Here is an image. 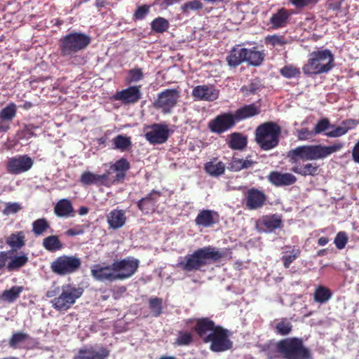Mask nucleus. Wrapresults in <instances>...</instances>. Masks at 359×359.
<instances>
[{
    "instance_id": "obj_1",
    "label": "nucleus",
    "mask_w": 359,
    "mask_h": 359,
    "mask_svg": "<svg viewBox=\"0 0 359 359\" xmlns=\"http://www.w3.org/2000/svg\"><path fill=\"white\" fill-rule=\"evenodd\" d=\"M224 254L215 247L208 245L187 255L182 260L177 264V266L187 272L204 271L207 265L219 261Z\"/></svg>"
},
{
    "instance_id": "obj_2",
    "label": "nucleus",
    "mask_w": 359,
    "mask_h": 359,
    "mask_svg": "<svg viewBox=\"0 0 359 359\" xmlns=\"http://www.w3.org/2000/svg\"><path fill=\"white\" fill-rule=\"evenodd\" d=\"M343 147L344 144L340 142L330 146L323 144L303 145L290 150L288 153V157L294 161H297L298 159L304 161L324 159L339 151Z\"/></svg>"
},
{
    "instance_id": "obj_3",
    "label": "nucleus",
    "mask_w": 359,
    "mask_h": 359,
    "mask_svg": "<svg viewBox=\"0 0 359 359\" xmlns=\"http://www.w3.org/2000/svg\"><path fill=\"white\" fill-rule=\"evenodd\" d=\"M334 55L328 49L313 51L303 67L305 74H320L329 72L334 67Z\"/></svg>"
},
{
    "instance_id": "obj_4",
    "label": "nucleus",
    "mask_w": 359,
    "mask_h": 359,
    "mask_svg": "<svg viewBox=\"0 0 359 359\" xmlns=\"http://www.w3.org/2000/svg\"><path fill=\"white\" fill-rule=\"evenodd\" d=\"M264 58V54L257 47L247 48L240 45L234 46L228 53L226 60L231 68H235L244 62L252 66H259Z\"/></svg>"
},
{
    "instance_id": "obj_5",
    "label": "nucleus",
    "mask_w": 359,
    "mask_h": 359,
    "mask_svg": "<svg viewBox=\"0 0 359 359\" xmlns=\"http://www.w3.org/2000/svg\"><path fill=\"white\" fill-rule=\"evenodd\" d=\"M280 134V126L275 122L268 121L256 128L255 140L262 150L269 151L278 146Z\"/></svg>"
},
{
    "instance_id": "obj_6",
    "label": "nucleus",
    "mask_w": 359,
    "mask_h": 359,
    "mask_svg": "<svg viewBox=\"0 0 359 359\" xmlns=\"http://www.w3.org/2000/svg\"><path fill=\"white\" fill-rule=\"evenodd\" d=\"M276 351L284 359H311L310 351L301 339L293 337L280 340Z\"/></svg>"
},
{
    "instance_id": "obj_7",
    "label": "nucleus",
    "mask_w": 359,
    "mask_h": 359,
    "mask_svg": "<svg viewBox=\"0 0 359 359\" xmlns=\"http://www.w3.org/2000/svg\"><path fill=\"white\" fill-rule=\"evenodd\" d=\"M89 35L81 32H72L60 40L61 55L72 57L76 53L84 50L90 43Z\"/></svg>"
},
{
    "instance_id": "obj_8",
    "label": "nucleus",
    "mask_w": 359,
    "mask_h": 359,
    "mask_svg": "<svg viewBox=\"0 0 359 359\" xmlns=\"http://www.w3.org/2000/svg\"><path fill=\"white\" fill-rule=\"evenodd\" d=\"M83 289L74 284H65L60 287V292L57 297L50 301L52 306L58 311L68 310L76 301L81 297Z\"/></svg>"
},
{
    "instance_id": "obj_9",
    "label": "nucleus",
    "mask_w": 359,
    "mask_h": 359,
    "mask_svg": "<svg viewBox=\"0 0 359 359\" xmlns=\"http://www.w3.org/2000/svg\"><path fill=\"white\" fill-rule=\"evenodd\" d=\"M231 332L219 325L215 332L212 333L206 344H210V349L215 353H221L229 351L233 347V341L231 340Z\"/></svg>"
},
{
    "instance_id": "obj_10",
    "label": "nucleus",
    "mask_w": 359,
    "mask_h": 359,
    "mask_svg": "<svg viewBox=\"0 0 359 359\" xmlns=\"http://www.w3.org/2000/svg\"><path fill=\"white\" fill-rule=\"evenodd\" d=\"M81 261L75 256L62 255L55 259L50 265L53 272L64 276L74 273L81 266Z\"/></svg>"
},
{
    "instance_id": "obj_11",
    "label": "nucleus",
    "mask_w": 359,
    "mask_h": 359,
    "mask_svg": "<svg viewBox=\"0 0 359 359\" xmlns=\"http://www.w3.org/2000/svg\"><path fill=\"white\" fill-rule=\"evenodd\" d=\"M33 165L34 161L30 156L19 154L8 159L6 170L11 175H17L29 171Z\"/></svg>"
},
{
    "instance_id": "obj_12",
    "label": "nucleus",
    "mask_w": 359,
    "mask_h": 359,
    "mask_svg": "<svg viewBox=\"0 0 359 359\" xmlns=\"http://www.w3.org/2000/svg\"><path fill=\"white\" fill-rule=\"evenodd\" d=\"M113 262L118 280L130 278L136 272L140 264L139 260L133 257L114 260Z\"/></svg>"
},
{
    "instance_id": "obj_13",
    "label": "nucleus",
    "mask_w": 359,
    "mask_h": 359,
    "mask_svg": "<svg viewBox=\"0 0 359 359\" xmlns=\"http://www.w3.org/2000/svg\"><path fill=\"white\" fill-rule=\"evenodd\" d=\"M236 123L233 114L222 113L210 121L208 128L214 133L222 134L232 128Z\"/></svg>"
},
{
    "instance_id": "obj_14",
    "label": "nucleus",
    "mask_w": 359,
    "mask_h": 359,
    "mask_svg": "<svg viewBox=\"0 0 359 359\" xmlns=\"http://www.w3.org/2000/svg\"><path fill=\"white\" fill-rule=\"evenodd\" d=\"M180 97L176 89H166L158 95L154 102L155 107L161 109L163 113H169L175 107Z\"/></svg>"
},
{
    "instance_id": "obj_15",
    "label": "nucleus",
    "mask_w": 359,
    "mask_h": 359,
    "mask_svg": "<svg viewBox=\"0 0 359 359\" xmlns=\"http://www.w3.org/2000/svg\"><path fill=\"white\" fill-rule=\"evenodd\" d=\"M92 277L100 282L112 283L118 280L114 262L111 264H97L90 268Z\"/></svg>"
},
{
    "instance_id": "obj_16",
    "label": "nucleus",
    "mask_w": 359,
    "mask_h": 359,
    "mask_svg": "<svg viewBox=\"0 0 359 359\" xmlns=\"http://www.w3.org/2000/svg\"><path fill=\"white\" fill-rule=\"evenodd\" d=\"M146 140L152 144L165 142L169 137V128L165 124L155 123L147 128L145 133Z\"/></svg>"
},
{
    "instance_id": "obj_17",
    "label": "nucleus",
    "mask_w": 359,
    "mask_h": 359,
    "mask_svg": "<svg viewBox=\"0 0 359 359\" xmlns=\"http://www.w3.org/2000/svg\"><path fill=\"white\" fill-rule=\"evenodd\" d=\"M219 91L212 85H198L192 90V96L195 100L212 102L219 97Z\"/></svg>"
},
{
    "instance_id": "obj_18",
    "label": "nucleus",
    "mask_w": 359,
    "mask_h": 359,
    "mask_svg": "<svg viewBox=\"0 0 359 359\" xmlns=\"http://www.w3.org/2000/svg\"><path fill=\"white\" fill-rule=\"evenodd\" d=\"M18 107L9 102L0 110V133H6L11 128V123L17 114Z\"/></svg>"
},
{
    "instance_id": "obj_19",
    "label": "nucleus",
    "mask_w": 359,
    "mask_h": 359,
    "mask_svg": "<svg viewBox=\"0 0 359 359\" xmlns=\"http://www.w3.org/2000/svg\"><path fill=\"white\" fill-rule=\"evenodd\" d=\"M218 326L210 318H201L196 320L194 330L203 341L206 343Z\"/></svg>"
},
{
    "instance_id": "obj_20",
    "label": "nucleus",
    "mask_w": 359,
    "mask_h": 359,
    "mask_svg": "<svg viewBox=\"0 0 359 359\" xmlns=\"http://www.w3.org/2000/svg\"><path fill=\"white\" fill-rule=\"evenodd\" d=\"M142 97L140 86H133L114 95L116 100L121 101L124 104H134L137 102Z\"/></svg>"
},
{
    "instance_id": "obj_21",
    "label": "nucleus",
    "mask_w": 359,
    "mask_h": 359,
    "mask_svg": "<svg viewBox=\"0 0 359 359\" xmlns=\"http://www.w3.org/2000/svg\"><path fill=\"white\" fill-rule=\"evenodd\" d=\"M109 355V351L107 348L90 346L79 349L73 359H107Z\"/></svg>"
},
{
    "instance_id": "obj_22",
    "label": "nucleus",
    "mask_w": 359,
    "mask_h": 359,
    "mask_svg": "<svg viewBox=\"0 0 359 359\" xmlns=\"http://www.w3.org/2000/svg\"><path fill=\"white\" fill-rule=\"evenodd\" d=\"M161 196V192L154 189L137 202V207L145 214L153 212L158 207V202Z\"/></svg>"
},
{
    "instance_id": "obj_23",
    "label": "nucleus",
    "mask_w": 359,
    "mask_h": 359,
    "mask_svg": "<svg viewBox=\"0 0 359 359\" xmlns=\"http://www.w3.org/2000/svg\"><path fill=\"white\" fill-rule=\"evenodd\" d=\"M266 200L265 194L255 188L250 189L245 194V205L249 210L262 208Z\"/></svg>"
},
{
    "instance_id": "obj_24",
    "label": "nucleus",
    "mask_w": 359,
    "mask_h": 359,
    "mask_svg": "<svg viewBox=\"0 0 359 359\" xmlns=\"http://www.w3.org/2000/svg\"><path fill=\"white\" fill-rule=\"evenodd\" d=\"M9 259L7 263V271L8 272L18 271L25 266L29 262L28 255L24 252H13L9 250Z\"/></svg>"
},
{
    "instance_id": "obj_25",
    "label": "nucleus",
    "mask_w": 359,
    "mask_h": 359,
    "mask_svg": "<svg viewBox=\"0 0 359 359\" xmlns=\"http://www.w3.org/2000/svg\"><path fill=\"white\" fill-rule=\"evenodd\" d=\"M268 180L276 187H284L294 184L297 177L291 173L273 171L268 175Z\"/></svg>"
},
{
    "instance_id": "obj_26",
    "label": "nucleus",
    "mask_w": 359,
    "mask_h": 359,
    "mask_svg": "<svg viewBox=\"0 0 359 359\" xmlns=\"http://www.w3.org/2000/svg\"><path fill=\"white\" fill-rule=\"evenodd\" d=\"M109 174L97 175L90 171L82 173L80 182L83 185L107 186L108 184Z\"/></svg>"
},
{
    "instance_id": "obj_27",
    "label": "nucleus",
    "mask_w": 359,
    "mask_h": 359,
    "mask_svg": "<svg viewBox=\"0 0 359 359\" xmlns=\"http://www.w3.org/2000/svg\"><path fill=\"white\" fill-rule=\"evenodd\" d=\"M107 221L112 229L121 228L126 222V212L123 210L114 209L107 216Z\"/></svg>"
},
{
    "instance_id": "obj_28",
    "label": "nucleus",
    "mask_w": 359,
    "mask_h": 359,
    "mask_svg": "<svg viewBox=\"0 0 359 359\" xmlns=\"http://www.w3.org/2000/svg\"><path fill=\"white\" fill-rule=\"evenodd\" d=\"M217 212L211 210H203L198 214L195 222L196 224L203 227H210L216 223L218 219Z\"/></svg>"
},
{
    "instance_id": "obj_29",
    "label": "nucleus",
    "mask_w": 359,
    "mask_h": 359,
    "mask_svg": "<svg viewBox=\"0 0 359 359\" xmlns=\"http://www.w3.org/2000/svg\"><path fill=\"white\" fill-rule=\"evenodd\" d=\"M282 217L280 215L274 214L265 215L259 220V225L264 227L265 232H272L281 226Z\"/></svg>"
},
{
    "instance_id": "obj_30",
    "label": "nucleus",
    "mask_w": 359,
    "mask_h": 359,
    "mask_svg": "<svg viewBox=\"0 0 359 359\" xmlns=\"http://www.w3.org/2000/svg\"><path fill=\"white\" fill-rule=\"evenodd\" d=\"M290 13L288 10L282 8L273 13L270 18V24L273 29L285 27L288 22Z\"/></svg>"
},
{
    "instance_id": "obj_31",
    "label": "nucleus",
    "mask_w": 359,
    "mask_h": 359,
    "mask_svg": "<svg viewBox=\"0 0 359 359\" xmlns=\"http://www.w3.org/2000/svg\"><path fill=\"white\" fill-rule=\"evenodd\" d=\"M260 113L259 107L255 104L245 105L238 109L233 116L237 122L249 118Z\"/></svg>"
},
{
    "instance_id": "obj_32",
    "label": "nucleus",
    "mask_w": 359,
    "mask_h": 359,
    "mask_svg": "<svg viewBox=\"0 0 359 359\" xmlns=\"http://www.w3.org/2000/svg\"><path fill=\"white\" fill-rule=\"evenodd\" d=\"M6 244L11 248L10 250L17 252L25 245V235L23 231L11 233L6 238Z\"/></svg>"
},
{
    "instance_id": "obj_33",
    "label": "nucleus",
    "mask_w": 359,
    "mask_h": 359,
    "mask_svg": "<svg viewBox=\"0 0 359 359\" xmlns=\"http://www.w3.org/2000/svg\"><path fill=\"white\" fill-rule=\"evenodd\" d=\"M55 213L60 217H69L74 216V208L69 199L63 198L60 200L54 208Z\"/></svg>"
},
{
    "instance_id": "obj_34",
    "label": "nucleus",
    "mask_w": 359,
    "mask_h": 359,
    "mask_svg": "<svg viewBox=\"0 0 359 359\" xmlns=\"http://www.w3.org/2000/svg\"><path fill=\"white\" fill-rule=\"evenodd\" d=\"M292 171L302 176H315L318 174L319 166L316 163H309L303 165H296L292 168Z\"/></svg>"
},
{
    "instance_id": "obj_35",
    "label": "nucleus",
    "mask_w": 359,
    "mask_h": 359,
    "mask_svg": "<svg viewBox=\"0 0 359 359\" xmlns=\"http://www.w3.org/2000/svg\"><path fill=\"white\" fill-rule=\"evenodd\" d=\"M114 149L121 152L128 151L130 149L132 142L130 137L123 135H118L112 140Z\"/></svg>"
},
{
    "instance_id": "obj_36",
    "label": "nucleus",
    "mask_w": 359,
    "mask_h": 359,
    "mask_svg": "<svg viewBox=\"0 0 359 359\" xmlns=\"http://www.w3.org/2000/svg\"><path fill=\"white\" fill-rule=\"evenodd\" d=\"M205 170L212 177H219L224 174L225 165L222 161H209L205 164Z\"/></svg>"
},
{
    "instance_id": "obj_37",
    "label": "nucleus",
    "mask_w": 359,
    "mask_h": 359,
    "mask_svg": "<svg viewBox=\"0 0 359 359\" xmlns=\"http://www.w3.org/2000/svg\"><path fill=\"white\" fill-rule=\"evenodd\" d=\"M23 290L24 287L22 286H13L9 290H6L3 292L1 299L4 302L13 303L20 297Z\"/></svg>"
},
{
    "instance_id": "obj_38",
    "label": "nucleus",
    "mask_w": 359,
    "mask_h": 359,
    "mask_svg": "<svg viewBox=\"0 0 359 359\" xmlns=\"http://www.w3.org/2000/svg\"><path fill=\"white\" fill-rule=\"evenodd\" d=\"M148 304L151 316L157 318L161 315L163 309V299L161 298L152 297L149 298Z\"/></svg>"
},
{
    "instance_id": "obj_39",
    "label": "nucleus",
    "mask_w": 359,
    "mask_h": 359,
    "mask_svg": "<svg viewBox=\"0 0 359 359\" xmlns=\"http://www.w3.org/2000/svg\"><path fill=\"white\" fill-rule=\"evenodd\" d=\"M247 145L246 137L238 133H233L230 136L229 147L233 149H243Z\"/></svg>"
},
{
    "instance_id": "obj_40",
    "label": "nucleus",
    "mask_w": 359,
    "mask_h": 359,
    "mask_svg": "<svg viewBox=\"0 0 359 359\" xmlns=\"http://www.w3.org/2000/svg\"><path fill=\"white\" fill-rule=\"evenodd\" d=\"M43 246L49 252H55L62 248V244L57 236H49L43 239Z\"/></svg>"
},
{
    "instance_id": "obj_41",
    "label": "nucleus",
    "mask_w": 359,
    "mask_h": 359,
    "mask_svg": "<svg viewBox=\"0 0 359 359\" xmlns=\"http://www.w3.org/2000/svg\"><path fill=\"white\" fill-rule=\"evenodd\" d=\"M32 231L36 236L45 233L49 228L50 224L45 218L37 219L32 222Z\"/></svg>"
},
{
    "instance_id": "obj_42",
    "label": "nucleus",
    "mask_w": 359,
    "mask_h": 359,
    "mask_svg": "<svg viewBox=\"0 0 359 359\" xmlns=\"http://www.w3.org/2000/svg\"><path fill=\"white\" fill-rule=\"evenodd\" d=\"M331 297V291L328 288L323 286L318 287L314 293L315 301L320 304L327 302Z\"/></svg>"
},
{
    "instance_id": "obj_43",
    "label": "nucleus",
    "mask_w": 359,
    "mask_h": 359,
    "mask_svg": "<svg viewBox=\"0 0 359 359\" xmlns=\"http://www.w3.org/2000/svg\"><path fill=\"white\" fill-rule=\"evenodd\" d=\"M280 74L286 79L299 77L301 74L300 69L292 65H285L280 69Z\"/></svg>"
},
{
    "instance_id": "obj_44",
    "label": "nucleus",
    "mask_w": 359,
    "mask_h": 359,
    "mask_svg": "<svg viewBox=\"0 0 359 359\" xmlns=\"http://www.w3.org/2000/svg\"><path fill=\"white\" fill-rule=\"evenodd\" d=\"M151 29L158 33H163L169 27L168 21L161 17L156 18L151 23Z\"/></svg>"
},
{
    "instance_id": "obj_45",
    "label": "nucleus",
    "mask_w": 359,
    "mask_h": 359,
    "mask_svg": "<svg viewBox=\"0 0 359 359\" xmlns=\"http://www.w3.org/2000/svg\"><path fill=\"white\" fill-rule=\"evenodd\" d=\"M144 77V74L142 69L135 67L128 71V75L126 77V82L127 83H136L141 81Z\"/></svg>"
},
{
    "instance_id": "obj_46",
    "label": "nucleus",
    "mask_w": 359,
    "mask_h": 359,
    "mask_svg": "<svg viewBox=\"0 0 359 359\" xmlns=\"http://www.w3.org/2000/svg\"><path fill=\"white\" fill-rule=\"evenodd\" d=\"M29 338V335L23 333V332H16L12 335V337L10 339L9 345L11 347L16 348L20 346V345L27 340Z\"/></svg>"
},
{
    "instance_id": "obj_47",
    "label": "nucleus",
    "mask_w": 359,
    "mask_h": 359,
    "mask_svg": "<svg viewBox=\"0 0 359 359\" xmlns=\"http://www.w3.org/2000/svg\"><path fill=\"white\" fill-rule=\"evenodd\" d=\"M347 133V128H344L341 126H336L334 125H330V130L325 133V135L328 137H339L343 136Z\"/></svg>"
},
{
    "instance_id": "obj_48",
    "label": "nucleus",
    "mask_w": 359,
    "mask_h": 359,
    "mask_svg": "<svg viewBox=\"0 0 359 359\" xmlns=\"http://www.w3.org/2000/svg\"><path fill=\"white\" fill-rule=\"evenodd\" d=\"M292 327L291 323L286 319L281 320L276 325V332L280 335L288 334L291 332Z\"/></svg>"
},
{
    "instance_id": "obj_49",
    "label": "nucleus",
    "mask_w": 359,
    "mask_h": 359,
    "mask_svg": "<svg viewBox=\"0 0 359 359\" xmlns=\"http://www.w3.org/2000/svg\"><path fill=\"white\" fill-rule=\"evenodd\" d=\"M300 255V250L297 248L294 247L288 255L283 256L282 259L283 261L284 266L289 268L291 263L295 260Z\"/></svg>"
},
{
    "instance_id": "obj_50",
    "label": "nucleus",
    "mask_w": 359,
    "mask_h": 359,
    "mask_svg": "<svg viewBox=\"0 0 359 359\" xmlns=\"http://www.w3.org/2000/svg\"><path fill=\"white\" fill-rule=\"evenodd\" d=\"M130 168V163L125 158H121L116 161L115 163L111 165V170L114 172H126Z\"/></svg>"
},
{
    "instance_id": "obj_51",
    "label": "nucleus",
    "mask_w": 359,
    "mask_h": 359,
    "mask_svg": "<svg viewBox=\"0 0 359 359\" xmlns=\"http://www.w3.org/2000/svg\"><path fill=\"white\" fill-rule=\"evenodd\" d=\"M203 8V4L199 0H192L184 3L181 10L182 13H187L189 11H197Z\"/></svg>"
},
{
    "instance_id": "obj_52",
    "label": "nucleus",
    "mask_w": 359,
    "mask_h": 359,
    "mask_svg": "<svg viewBox=\"0 0 359 359\" xmlns=\"http://www.w3.org/2000/svg\"><path fill=\"white\" fill-rule=\"evenodd\" d=\"M330 123L327 118H321L318 121L313 128V133L315 135L325 132L327 130H330Z\"/></svg>"
},
{
    "instance_id": "obj_53",
    "label": "nucleus",
    "mask_w": 359,
    "mask_h": 359,
    "mask_svg": "<svg viewBox=\"0 0 359 359\" xmlns=\"http://www.w3.org/2000/svg\"><path fill=\"white\" fill-rule=\"evenodd\" d=\"M295 135L301 141L309 140L316 136L313 130H309L307 128L297 129Z\"/></svg>"
},
{
    "instance_id": "obj_54",
    "label": "nucleus",
    "mask_w": 359,
    "mask_h": 359,
    "mask_svg": "<svg viewBox=\"0 0 359 359\" xmlns=\"http://www.w3.org/2000/svg\"><path fill=\"white\" fill-rule=\"evenodd\" d=\"M193 340L192 334L189 332H180L177 339V344L180 346L189 345Z\"/></svg>"
},
{
    "instance_id": "obj_55",
    "label": "nucleus",
    "mask_w": 359,
    "mask_h": 359,
    "mask_svg": "<svg viewBox=\"0 0 359 359\" xmlns=\"http://www.w3.org/2000/svg\"><path fill=\"white\" fill-rule=\"evenodd\" d=\"M22 209V205L18 202L6 203L5 208L3 210V213L5 215H9L11 214H15Z\"/></svg>"
},
{
    "instance_id": "obj_56",
    "label": "nucleus",
    "mask_w": 359,
    "mask_h": 359,
    "mask_svg": "<svg viewBox=\"0 0 359 359\" xmlns=\"http://www.w3.org/2000/svg\"><path fill=\"white\" fill-rule=\"evenodd\" d=\"M149 10L150 6L147 4L138 6L133 15L134 19L138 20L144 19L147 14L149 13Z\"/></svg>"
},
{
    "instance_id": "obj_57",
    "label": "nucleus",
    "mask_w": 359,
    "mask_h": 359,
    "mask_svg": "<svg viewBox=\"0 0 359 359\" xmlns=\"http://www.w3.org/2000/svg\"><path fill=\"white\" fill-rule=\"evenodd\" d=\"M347 241L348 237L346 233L344 231H339L337 234L334 243L339 250H341L344 248Z\"/></svg>"
},
{
    "instance_id": "obj_58",
    "label": "nucleus",
    "mask_w": 359,
    "mask_h": 359,
    "mask_svg": "<svg viewBox=\"0 0 359 359\" xmlns=\"http://www.w3.org/2000/svg\"><path fill=\"white\" fill-rule=\"evenodd\" d=\"M262 88V84L261 83L260 81L258 79H254L248 86L243 87L242 89L246 90L251 94H255L259 91Z\"/></svg>"
},
{
    "instance_id": "obj_59",
    "label": "nucleus",
    "mask_w": 359,
    "mask_h": 359,
    "mask_svg": "<svg viewBox=\"0 0 359 359\" xmlns=\"http://www.w3.org/2000/svg\"><path fill=\"white\" fill-rule=\"evenodd\" d=\"M290 1L296 8H302L316 4L318 0H290Z\"/></svg>"
},
{
    "instance_id": "obj_60",
    "label": "nucleus",
    "mask_w": 359,
    "mask_h": 359,
    "mask_svg": "<svg viewBox=\"0 0 359 359\" xmlns=\"http://www.w3.org/2000/svg\"><path fill=\"white\" fill-rule=\"evenodd\" d=\"M9 250L8 251H1L0 252V270L6 269L7 270V263L9 259Z\"/></svg>"
},
{
    "instance_id": "obj_61",
    "label": "nucleus",
    "mask_w": 359,
    "mask_h": 359,
    "mask_svg": "<svg viewBox=\"0 0 359 359\" xmlns=\"http://www.w3.org/2000/svg\"><path fill=\"white\" fill-rule=\"evenodd\" d=\"M243 159L234 158L230 163L232 171H239L243 169Z\"/></svg>"
},
{
    "instance_id": "obj_62",
    "label": "nucleus",
    "mask_w": 359,
    "mask_h": 359,
    "mask_svg": "<svg viewBox=\"0 0 359 359\" xmlns=\"http://www.w3.org/2000/svg\"><path fill=\"white\" fill-rule=\"evenodd\" d=\"M84 233L83 228L82 226H78L75 228L69 229L67 231L66 233L70 236H74L78 235H82Z\"/></svg>"
},
{
    "instance_id": "obj_63",
    "label": "nucleus",
    "mask_w": 359,
    "mask_h": 359,
    "mask_svg": "<svg viewBox=\"0 0 359 359\" xmlns=\"http://www.w3.org/2000/svg\"><path fill=\"white\" fill-rule=\"evenodd\" d=\"M353 161L359 164V140L354 145L351 152Z\"/></svg>"
},
{
    "instance_id": "obj_64",
    "label": "nucleus",
    "mask_w": 359,
    "mask_h": 359,
    "mask_svg": "<svg viewBox=\"0 0 359 359\" xmlns=\"http://www.w3.org/2000/svg\"><path fill=\"white\" fill-rule=\"evenodd\" d=\"M269 40V42L273 46L283 45L285 43L283 38L277 35L271 36Z\"/></svg>"
}]
</instances>
